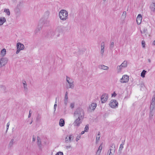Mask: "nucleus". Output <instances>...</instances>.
Instances as JSON below:
<instances>
[{
    "label": "nucleus",
    "instance_id": "393cba45",
    "mask_svg": "<svg viewBox=\"0 0 155 155\" xmlns=\"http://www.w3.org/2000/svg\"><path fill=\"white\" fill-rule=\"evenodd\" d=\"M115 145L114 143L111 144L110 149L112 150V152H114L115 151Z\"/></svg>",
    "mask_w": 155,
    "mask_h": 155
},
{
    "label": "nucleus",
    "instance_id": "58836bf2",
    "mask_svg": "<svg viewBox=\"0 0 155 155\" xmlns=\"http://www.w3.org/2000/svg\"><path fill=\"white\" fill-rule=\"evenodd\" d=\"M81 135H78L77 136V138H76V141H78L80 139V138H81Z\"/></svg>",
    "mask_w": 155,
    "mask_h": 155
},
{
    "label": "nucleus",
    "instance_id": "cd10ccee",
    "mask_svg": "<svg viewBox=\"0 0 155 155\" xmlns=\"http://www.w3.org/2000/svg\"><path fill=\"white\" fill-rule=\"evenodd\" d=\"M114 46V43L113 41L111 42L109 48L110 50H112L113 49Z\"/></svg>",
    "mask_w": 155,
    "mask_h": 155
},
{
    "label": "nucleus",
    "instance_id": "a211bd4d",
    "mask_svg": "<svg viewBox=\"0 0 155 155\" xmlns=\"http://www.w3.org/2000/svg\"><path fill=\"white\" fill-rule=\"evenodd\" d=\"M22 83L23 84L24 91L26 92L28 90V88L27 87V85L26 81L25 80H23Z\"/></svg>",
    "mask_w": 155,
    "mask_h": 155
},
{
    "label": "nucleus",
    "instance_id": "a878e982",
    "mask_svg": "<svg viewBox=\"0 0 155 155\" xmlns=\"http://www.w3.org/2000/svg\"><path fill=\"white\" fill-rule=\"evenodd\" d=\"M127 61H124L121 64V66H122L123 68H125L127 66Z\"/></svg>",
    "mask_w": 155,
    "mask_h": 155
},
{
    "label": "nucleus",
    "instance_id": "052dcab7",
    "mask_svg": "<svg viewBox=\"0 0 155 155\" xmlns=\"http://www.w3.org/2000/svg\"><path fill=\"white\" fill-rule=\"evenodd\" d=\"M153 44L154 45H155V40L153 41Z\"/></svg>",
    "mask_w": 155,
    "mask_h": 155
},
{
    "label": "nucleus",
    "instance_id": "79ce46f5",
    "mask_svg": "<svg viewBox=\"0 0 155 155\" xmlns=\"http://www.w3.org/2000/svg\"><path fill=\"white\" fill-rule=\"evenodd\" d=\"M66 81L67 82V81H72V79H71L69 77H68V76H66Z\"/></svg>",
    "mask_w": 155,
    "mask_h": 155
},
{
    "label": "nucleus",
    "instance_id": "e433bc0d",
    "mask_svg": "<svg viewBox=\"0 0 155 155\" xmlns=\"http://www.w3.org/2000/svg\"><path fill=\"white\" fill-rule=\"evenodd\" d=\"M89 129L88 125L87 124L86 125L85 127L84 128V131L87 132Z\"/></svg>",
    "mask_w": 155,
    "mask_h": 155
},
{
    "label": "nucleus",
    "instance_id": "b1692460",
    "mask_svg": "<svg viewBox=\"0 0 155 155\" xmlns=\"http://www.w3.org/2000/svg\"><path fill=\"white\" fill-rule=\"evenodd\" d=\"M150 8L151 9V10L154 12L155 11V3H153L150 6Z\"/></svg>",
    "mask_w": 155,
    "mask_h": 155
},
{
    "label": "nucleus",
    "instance_id": "20e7f679",
    "mask_svg": "<svg viewBox=\"0 0 155 155\" xmlns=\"http://www.w3.org/2000/svg\"><path fill=\"white\" fill-rule=\"evenodd\" d=\"M59 15L61 20L65 21L68 18V13L66 10L62 9L59 12Z\"/></svg>",
    "mask_w": 155,
    "mask_h": 155
},
{
    "label": "nucleus",
    "instance_id": "39448f33",
    "mask_svg": "<svg viewBox=\"0 0 155 155\" xmlns=\"http://www.w3.org/2000/svg\"><path fill=\"white\" fill-rule=\"evenodd\" d=\"M75 118H76V119L73 123V124L74 126H77L78 127L82 123L83 119L79 117Z\"/></svg>",
    "mask_w": 155,
    "mask_h": 155
},
{
    "label": "nucleus",
    "instance_id": "6e6552de",
    "mask_svg": "<svg viewBox=\"0 0 155 155\" xmlns=\"http://www.w3.org/2000/svg\"><path fill=\"white\" fill-rule=\"evenodd\" d=\"M129 79V76L127 75H123L122 78L120 79V81L122 83H126L128 82Z\"/></svg>",
    "mask_w": 155,
    "mask_h": 155
},
{
    "label": "nucleus",
    "instance_id": "dca6fc26",
    "mask_svg": "<svg viewBox=\"0 0 155 155\" xmlns=\"http://www.w3.org/2000/svg\"><path fill=\"white\" fill-rule=\"evenodd\" d=\"M98 68L104 70H107L109 69L108 67L102 64L99 65L98 66Z\"/></svg>",
    "mask_w": 155,
    "mask_h": 155
},
{
    "label": "nucleus",
    "instance_id": "5fc2aeb1",
    "mask_svg": "<svg viewBox=\"0 0 155 155\" xmlns=\"http://www.w3.org/2000/svg\"><path fill=\"white\" fill-rule=\"evenodd\" d=\"M153 115L152 114H150V115H149V117L150 118V119H151L152 118V117H153Z\"/></svg>",
    "mask_w": 155,
    "mask_h": 155
},
{
    "label": "nucleus",
    "instance_id": "0e129e2a",
    "mask_svg": "<svg viewBox=\"0 0 155 155\" xmlns=\"http://www.w3.org/2000/svg\"><path fill=\"white\" fill-rule=\"evenodd\" d=\"M32 120L31 121V122H30V124H31L32 123Z\"/></svg>",
    "mask_w": 155,
    "mask_h": 155
},
{
    "label": "nucleus",
    "instance_id": "69168bd1",
    "mask_svg": "<svg viewBox=\"0 0 155 155\" xmlns=\"http://www.w3.org/2000/svg\"><path fill=\"white\" fill-rule=\"evenodd\" d=\"M46 12L47 14H49V12H48V11Z\"/></svg>",
    "mask_w": 155,
    "mask_h": 155
},
{
    "label": "nucleus",
    "instance_id": "f704fd0d",
    "mask_svg": "<svg viewBox=\"0 0 155 155\" xmlns=\"http://www.w3.org/2000/svg\"><path fill=\"white\" fill-rule=\"evenodd\" d=\"M100 132H98V134H97V136L96 138L97 141H98L99 140V139H100Z\"/></svg>",
    "mask_w": 155,
    "mask_h": 155
},
{
    "label": "nucleus",
    "instance_id": "f3484780",
    "mask_svg": "<svg viewBox=\"0 0 155 155\" xmlns=\"http://www.w3.org/2000/svg\"><path fill=\"white\" fill-rule=\"evenodd\" d=\"M68 92L67 91L65 93V94L64 97V103L65 104V105L67 106L68 103Z\"/></svg>",
    "mask_w": 155,
    "mask_h": 155
},
{
    "label": "nucleus",
    "instance_id": "c9c22d12",
    "mask_svg": "<svg viewBox=\"0 0 155 155\" xmlns=\"http://www.w3.org/2000/svg\"><path fill=\"white\" fill-rule=\"evenodd\" d=\"M123 68L122 67V66H121V65L119 66H117V70L119 71H120L121 70L122 68Z\"/></svg>",
    "mask_w": 155,
    "mask_h": 155
},
{
    "label": "nucleus",
    "instance_id": "ddd939ff",
    "mask_svg": "<svg viewBox=\"0 0 155 155\" xmlns=\"http://www.w3.org/2000/svg\"><path fill=\"white\" fill-rule=\"evenodd\" d=\"M16 47L17 48H20V50H23L25 48L24 45L20 42L17 43Z\"/></svg>",
    "mask_w": 155,
    "mask_h": 155
},
{
    "label": "nucleus",
    "instance_id": "338daca9",
    "mask_svg": "<svg viewBox=\"0 0 155 155\" xmlns=\"http://www.w3.org/2000/svg\"><path fill=\"white\" fill-rule=\"evenodd\" d=\"M104 1H105L106 0H103Z\"/></svg>",
    "mask_w": 155,
    "mask_h": 155
},
{
    "label": "nucleus",
    "instance_id": "f8f14e48",
    "mask_svg": "<svg viewBox=\"0 0 155 155\" xmlns=\"http://www.w3.org/2000/svg\"><path fill=\"white\" fill-rule=\"evenodd\" d=\"M142 18V16L141 14H138L136 18V21L138 25H139L141 23Z\"/></svg>",
    "mask_w": 155,
    "mask_h": 155
},
{
    "label": "nucleus",
    "instance_id": "0eeeda50",
    "mask_svg": "<svg viewBox=\"0 0 155 155\" xmlns=\"http://www.w3.org/2000/svg\"><path fill=\"white\" fill-rule=\"evenodd\" d=\"M108 95L106 93H104L101 96V101L102 103H105L108 98Z\"/></svg>",
    "mask_w": 155,
    "mask_h": 155
},
{
    "label": "nucleus",
    "instance_id": "bf43d9fd",
    "mask_svg": "<svg viewBox=\"0 0 155 155\" xmlns=\"http://www.w3.org/2000/svg\"><path fill=\"white\" fill-rule=\"evenodd\" d=\"M148 61H149V63H150L151 62V60H150V59H148Z\"/></svg>",
    "mask_w": 155,
    "mask_h": 155
},
{
    "label": "nucleus",
    "instance_id": "3c124183",
    "mask_svg": "<svg viewBox=\"0 0 155 155\" xmlns=\"http://www.w3.org/2000/svg\"><path fill=\"white\" fill-rule=\"evenodd\" d=\"M35 140V137L34 135L33 136V138H32V141L34 142Z\"/></svg>",
    "mask_w": 155,
    "mask_h": 155
},
{
    "label": "nucleus",
    "instance_id": "1a4fd4ad",
    "mask_svg": "<svg viewBox=\"0 0 155 155\" xmlns=\"http://www.w3.org/2000/svg\"><path fill=\"white\" fill-rule=\"evenodd\" d=\"M8 59L6 58H2L0 59V67H2L4 66L7 62Z\"/></svg>",
    "mask_w": 155,
    "mask_h": 155
},
{
    "label": "nucleus",
    "instance_id": "9d476101",
    "mask_svg": "<svg viewBox=\"0 0 155 155\" xmlns=\"http://www.w3.org/2000/svg\"><path fill=\"white\" fill-rule=\"evenodd\" d=\"M68 136H67L65 138V142L66 143L71 142L74 139V136L73 134H71L69 136L68 139Z\"/></svg>",
    "mask_w": 155,
    "mask_h": 155
},
{
    "label": "nucleus",
    "instance_id": "37998d69",
    "mask_svg": "<svg viewBox=\"0 0 155 155\" xmlns=\"http://www.w3.org/2000/svg\"><path fill=\"white\" fill-rule=\"evenodd\" d=\"M56 155H63V153L62 152H58Z\"/></svg>",
    "mask_w": 155,
    "mask_h": 155
},
{
    "label": "nucleus",
    "instance_id": "c756f323",
    "mask_svg": "<svg viewBox=\"0 0 155 155\" xmlns=\"http://www.w3.org/2000/svg\"><path fill=\"white\" fill-rule=\"evenodd\" d=\"M4 12L6 13L7 15H10V13L8 9L5 8L4 10Z\"/></svg>",
    "mask_w": 155,
    "mask_h": 155
},
{
    "label": "nucleus",
    "instance_id": "2f4dec72",
    "mask_svg": "<svg viewBox=\"0 0 155 155\" xmlns=\"http://www.w3.org/2000/svg\"><path fill=\"white\" fill-rule=\"evenodd\" d=\"M124 144H121L120 145L119 150V152L121 153V150L124 148L123 145Z\"/></svg>",
    "mask_w": 155,
    "mask_h": 155
},
{
    "label": "nucleus",
    "instance_id": "774afa93",
    "mask_svg": "<svg viewBox=\"0 0 155 155\" xmlns=\"http://www.w3.org/2000/svg\"><path fill=\"white\" fill-rule=\"evenodd\" d=\"M1 67H0V68H1Z\"/></svg>",
    "mask_w": 155,
    "mask_h": 155
},
{
    "label": "nucleus",
    "instance_id": "412c9836",
    "mask_svg": "<svg viewBox=\"0 0 155 155\" xmlns=\"http://www.w3.org/2000/svg\"><path fill=\"white\" fill-rule=\"evenodd\" d=\"M102 145V144H101V145L99 146L98 147V149L97 151L96 152V155H99L100 154V153H101V150L102 149V146H101Z\"/></svg>",
    "mask_w": 155,
    "mask_h": 155
},
{
    "label": "nucleus",
    "instance_id": "7c9ffc66",
    "mask_svg": "<svg viewBox=\"0 0 155 155\" xmlns=\"http://www.w3.org/2000/svg\"><path fill=\"white\" fill-rule=\"evenodd\" d=\"M146 72V71L143 70L141 73V76L142 78H144Z\"/></svg>",
    "mask_w": 155,
    "mask_h": 155
},
{
    "label": "nucleus",
    "instance_id": "c85d7f7f",
    "mask_svg": "<svg viewBox=\"0 0 155 155\" xmlns=\"http://www.w3.org/2000/svg\"><path fill=\"white\" fill-rule=\"evenodd\" d=\"M6 52V50L5 48H3L2 50L1 51V54L3 56H4Z\"/></svg>",
    "mask_w": 155,
    "mask_h": 155
},
{
    "label": "nucleus",
    "instance_id": "72a5a7b5",
    "mask_svg": "<svg viewBox=\"0 0 155 155\" xmlns=\"http://www.w3.org/2000/svg\"><path fill=\"white\" fill-rule=\"evenodd\" d=\"M155 95H153L151 102V103L155 104Z\"/></svg>",
    "mask_w": 155,
    "mask_h": 155
},
{
    "label": "nucleus",
    "instance_id": "f03ea898",
    "mask_svg": "<svg viewBox=\"0 0 155 155\" xmlns=\"http://www.w3.org/2000/svg\"><path fill=\"white\" fill-rule=\"evenodd\" d=\"M61 30V29L59 27L57 28L55 31H54L52 30H50L48 32L47 34V37L49 38H52L55 35H56V33L58 32L56 36L57 37H59L60 35L59 32H60V30Z\"/></svg>",
    "mask_w": 155,
    "mask_h": 155
},
{
    "label": "nucleus",
    "instance_id": "4be33fe9",
    "mask_svg": "<svg viewBox=\"0 0 155 155\" xmlns=\"http://www.w3.org/2000/svg\"><path fill=\"white\" fill-rule=\"evenodd\" d=\"M14 143L15 142L14 139L13 138L12 139L9 143L8 147H12Z\"/></svg>",
    "mask_w": 155,
    "mask_h": 155
},
{
    "label": "nucleus",
    "instance_id": "603ef678",
    "mask_svg": "<svg viewBox=\"0 0 155 155\" xmlns=\"http://www.w3.org/2000/svg\"><path fill=\"white\" fill-rule=\"evenodd\" d=\"M150 114H152L153 115L154 113L153 112V110H150Z\"/></svg>",
    "mask_w": 155,
    "mask_h": 155
},
{
    "label": "nucleus",
    "instance_id": "49530a36",
    "mask_svg": "<svg viewBox=\"0 0 155 155\" xmlns=\"http://www.w3.org/2000/svg\"><path fill=\"white\" fill-rule=\"evenodd\" d=\"M122 16H124L125 17H126V12H123V14H122Z\"/></svg>",
    "mask_w": 155,
    "mask_h": 155
},
{
    "label": "nucleus",
    "instance_id": "9b49d317",
    "mask_svg": "<svg viewBox=\"0 0 155 155\" xmlns=\"http://www.w3.org/2000/svg\"><path fill=\"white\" fill-rule=\"evenodd\" d=\"M67 82L68 84V85H67V88L73 89L74 86V81L72 80L70 81H67Z\"/></svg>",
    "mask_w": 155,
    "mask_h": 155
},
{
    "label": "nucleus",
    "instance_id": "680f3d73",
    "mask_svg": "<svg viewBox=\"0 0 155 155\" xmlns=\"http://www.w3.org/2000/svg\"><path fill=\"white\" fill-rule=\"evenodd\" d=\"M57 97H56L55 99V102H57Z\"/></svg>",
    "mask_w": 155,
    "mask_h": 155
},
{
    "label": "nucleus",
    "instance_id": "8fccbe9b",
    "mask_svg": "<svg viewBox=\"0 0 155 155\" xmlns=\"http://www.w3.org/2000/svg\"><path fill=\"white\" fill-rule=\"evenodd\" d=\"M57 106V105H56V104H54V112H55V111L56 110Z\"/></svg>",
    "mask_w": 155,
    "mask_h": 155
},
{
    "label": "nucleus",
    "instance_id": "423d86ee",
    "mask_svg": "<svg viewBox=\"0 0 155 155\" xmlns=\"http://www.w3.org/2000/svg\"><path fill=\"white\" fill-rule=\"evenodd\" d=\"M110 105L112 108H116L118 107V103L116 100H111Z\"/></svg>",
    "mask_w": 155,
    "mask_h": 155
},
{
    "label": "nucleus",
    "instance_id": "6ab92c4d",
    "mask_svg": "<svg viewBox=\"0 0 155 155\" xmlns=\"http://www.w3.org/2000/svg\"><path fill=\"white\" fill-rule=\"evenodd\" d=\"M6 21L5 18L3 17H0V26L3 25Z\"/></svg>",
    "mask_w": 155,
    "mask_h": 155
},
{
    "label": "nucleus",
    "instance_id": "2eb2a0df",
    "mask_svg": "<svg viewBox=\"0 0 155 155\" xmlns=\"http://www.w3.org/2000/svg\"><path fill=\"white\" fill-rule=\"evenodd\" d=\"M104 42H102L101 44V53L103 56V55L104 53Z\"/></svg>",
    "mask_w": 155,
    "mask_h": 155
},
{
    "label": "nucleus",
    "instance_id": "de8ad7c7",
    "mask_svg": "<svg viewBox=\"0 0 155 155\" xmlns=\"http://www.w3.org/2000/svg\"><path fill=\"white\" fill-rule=\"evenodd\" d=\"M117 95V94L115 93V92H114L113 94H112V96L115 97Z\"/></svg>",
    "mask_w": 155,
    "mask_h": 155
},
{
    "label": "nucleus",
    "instance_id": "09e8293b",
    "mask_svg": "<svg viewBox=\"0 0 155 155\" xmlns=\"http://www.w3.org/2000/svg\"><path fill=\"white\" fill-rule=\"evenodd\" d=\"M71 145L66 146V148L67 149H68L71 148Z\"/></svg>",
    "mask_w": 155,
    "mask_h": 155
},
{
    "label": "nucleus",
    "instance_id": "473e14b6",
    "mask_svg": "<svg viewBox=\"0 0 155 155\" xmlns=\"http://www.w3.org/2000/svg\"><path fill=\"white\" fill-rule=\"evenodd\" d=\"M114 152H112V150L110 149L107 152V155H113Z\"/></svg>",
    "mask_w": 155,
    "mask_h": 155
},
{
    "label": "nucleus",
    "instance_id": "a19ab883",
    "mask_svg": "<svg viewBox=\"0 0 155 155\" xmlns=\"http://www.w3.org/2000/svg\"><path fill=\"white\" fill-rule=\"evenodd\" d=\"M40 118H41V117L40 116L39 114H38L37 115V117L36 118V120L37 121H39L40 120Z\"/></svg>",
    "mask_w": 155,
    "mask_h": 155
},
{
    "label": "nucleus",
    "instance_id": "bb28decb",
    "mask_svg": "<svg viewBox=\"0 0 155 155\" xmlns=\"http://www.w3.org/2000/svg\"><path fill=\"white\" fill-rule=\"evenodd\" d=\"M155 104L150 103V110H153L155 109Z\"/></svg>",
    "mask_w": 155,
    "mask_h": 155
},
{
    "label": "nucleus",
    "instance_id": "4d7b16f0",
    "mask_svg": "<svg viewBox=\"0 0 155 155\" xmlns=\"http://www.w3.org/2000/svg\"><path fill=\"white\" fill-rule=\"evenodd\" d=\"M66 106L65 105V107H64V110H64V113L65 114L66 113Z\"/></svg>",
    "mask_w": 155,
    "mask_h": 155
},
{
    "label": "nucleus",
    "instance_id": "c03bdc74",
    "mask_svg": "<svg viewBox=\"0 0 155 155\" xmlns=\"http://www.w3.org/2000/svg\"><path fill=\"white\" fill-rule=\"evenodd\" d=\"M9 125H10V124H9V122H8L7 124V128H6V132H7V131H8V127H9Z\"/></svg>",
    "mask_w": 155,
    "mask_h": 155
},
{
    "label": "nucleus",
    "instance_id": "ea45409f",
    "mask_svg": "<svg viewBox=\"0 0 155 155\" xmlns=\"http://www.w3.org/2000/svg\"><path fill=\"white\" fill-rule=\"evenodd\" d=\"M74 103H71L70 104V107L72 109L74 108Z\"/></svg>",
    "mask_w": 155,
    "mask_h": 155
},
{
    "label": "nucleus",
    "instance_id": "a18cd8bd",
    "mask_svg": "<svg viewBox=\"0 0 155 155\" xmlns=\"http://www.w3.org/2000/svg\"><path fill=\"white\" fill-rule=\"evenodd\" d=\"M20 50H20V48H17V51H16V53L17 54H18V53H19V52H20Z\"/></svg>",
    "mask_w": 155,
    "mask_h": 155
},
{
    "label": "nucleus",
    "instance_id": "4c0bfd02",
    "mask_svg": "<svg viewBox=\"0 0 155 155\" xmlns=\"http://www.w3.org/2000/svg\"><path fill=\"white\" fill-rule=\"evenodd\" d=\"M142 44L143 47V48H145V42L144 41H142Z\"/></svg>",
    "mask_w": 155,
    "mask_h": 155
},
{
    "label": "nucleus",
    "instance_id": "e2e57ef3",
    "mask_svg": "<svg viewBox=\"0 0 155 155\" xmlns=\"http://www.w3.org/2000/svg\"><path fill=\"white\" fill-rule=\"evenodd\" d=\"M54 104H56V105H57V102H55Z\"/></svg>",
    "mask_w": 155,
    "mask_h": 155
},
{
    "label": "nucleus",
    "instance_id": "4468645a",
    "mask_svg": "<svg viewBox=\"0 0 155 155\" xmlns=\"http://www.w3.org/2000/svg\"><path fill=\"white\" fill-rule=\"evenodd\" d=\"M37 144L39 148L40 149H41V140L40 138L38 136L37 137Z\"/></svg>",
    "mask_w": 155,
    "mask_h": 155
},
{
    "label": "nucleus",
    "instance_id": "864d4df0",
    "mask_svg": "<svg viewBox=\"0 0 155 155\" xmlns=\"http://www.w3.org/2000/svg\"><path fill=\"white\" fill-rule=\"evenodd\" d=\"M30 111H31V110H30L29 112V115H28V118H30L31 117V113H30Z\"/></svg>",
    "mask_w": 155,
    "mask_h": 155
},
{
    "label": "nucleus",
    "instance_id": "7ed1b4c3",
    "mask_svg": "<svg viewBox=\"0 0 155 155\" xmlns=\"http://www.w3.org/2000/svg\"><path fill=\"white\" fill-rule=\"evenodd\" d=\"M84 114L83 110L81 108H78L74 111V118L79 117L84 119Z\"/></svg>",
    "mask_w": 155,
    "mask_h": 155
},
{
    "label": "nucleus",
    "instance_id": "6e6d98bb",
    "mask_svg": "<svg viewBox=\"0 0 155 155\" xmlns=\"http://www.w3.org/2000/svg\"><path fill=\"white\" fill-rule=\"evenodd\" d=\"M85 132V131H82V132H81V135H82L83 134H84V132Z\"/></svg>",
    "mask_w": 155,
    "mask_h": 155
},
{
    "label": "nucleus",
    "instance_id": "aec40b11",
    "mask_svg": "<svg viewBox=\"0 0 155 155\" xmlns=\"http://www.w3.org/2000/svg\"><path fill=\"white\" fill-rule=\"evenodd\" d=\"M97 107V104L95 103H93L91 104L90 106V108L92 110H94Z\"/></svg>",
    "mask_w": 155,
    "mask_h": 155
},
{
    "label": "nucleus",
    "instance_id": "f257e3e1",
    "mask_svg": "<svg viewBox=\"0 0 155 155\" xmlns=\"http://www.w3.org/2000/svg\"><path fill=\"white\" fill-rule=\"evenodd\" d=\"M49 24V21L47 19L42 18L40 20L38 25L35 31L38 33L41 29L43 26H46Z\"/></svg>",
    "mask_w": 155,
    "mask_h": 155
},
{
    "label": "nucleus",
    "instance_id": "5701e85b",
    "mask_svg": "<svg viewBox=\"0 0 155 155\" xmlns=\"http://www.w3.org/2000/svg\"><path fill=\"white\" fill-rule=\"evenodd\" d=\"M59 125L61 127H63L64 126V121L62 119H61L59 121Z\"/></svg>",
    "mask_w": 155,
    "mask_h": 155
},
{
    "label": "nucleus",
    "instance_id": "13d9d810",
    "mask_svg": "<svg viewBox=\"0 0 155 155\" xmlns=\"http://www.w3.org/2000/svg\"><path fill=\"white\" fill-rule=\"evenodd\" d=\"M2 87L3 89H5V87L4 86H2Z\"/></svg>",
    "mask_w": 155,
    "mask_h": 155
}]
</instances>
